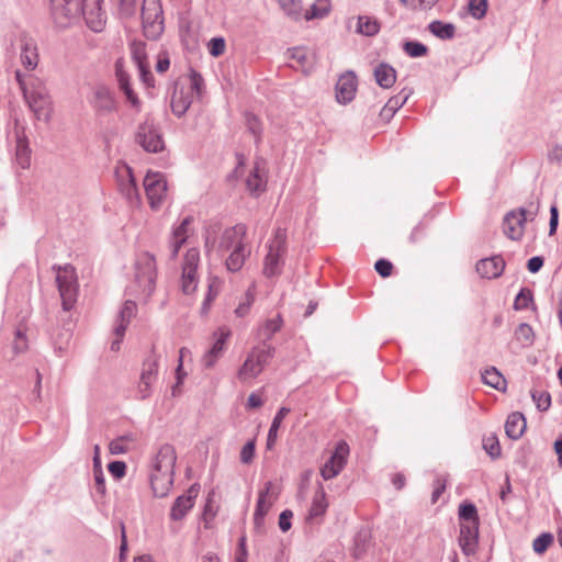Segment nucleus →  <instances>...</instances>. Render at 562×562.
Returning a JSON list of instances; mask_svg holds the SVG:
<instances>
[{
	"label": "nucleus",
	"mask_w": 562,
	"mask_h": 562,
	"mask_svg": "<svg viewBox=\"0 0 562 562\" xmlns=\"http://www.w3.org/2000/svg\"><path fill=\"white\" fill-rule=\"evenodd\" d=\"M206 252L229 251L225 265L228 271H239L251 254V245L247 237V228L243 224L221 228L210 226L205 235Z\"/></svg>",
	"instance_id": "obj_1"
},
{
	"label": "nucleus",
	"mask_w": 562,
	"mask_h": 562,
	"mask_svg": "<svg viewBox=\"0 0 562 562\" xmlns=\"http://www.w3.org/2000/svg\"><path fill=\"white\" fill-rule=\"evenodd\" d=\"M176 461V449L170 445L162 446L157 452L149 475L151 491L156 497H165L170 492Z\"/></svg>",
	"instance_id": "obj_2"
},
{
	"label": "nucleus",
	"mask_w": 562,
	"mask_h": 562,
	"mask_svg": "<svg viewBox=\"0 0 562 562\" xmlns=\"http://www.w3.org/2000/svg\"><path fill=\"white\" fill-rule=\"evenodd\" d=\"M479 515L473 504L463 503L459 506V546L465 555L475 554L479 546Z\"/></svg>",
	"instance_id": "obj_3"
},
{
	"label": "nucleus",
	"mask_w": 562,
	"mask_h": 562,
	"mask_svg": "<svg viewBox=\"0 0 562 562\" xmlns=\"http://www.w3.org/2000/svg\"><path fill=\"white\" fill-rule=\"evenodd\" d=\"M274 356V348L269 344H262L254 347L238 369L236 376L243 384L255 381L269 364Z\"/></svg>",
	"instance_id": "obj_4"
},
{
	"label": "nucleus",
	"mask_w": 562,
	"mask_h": 562,
	"mask_svg": "<svg viewBox=\"0 0 562 562\" xmlns=\"http://www.w3.org/2000/svg\"><path fill=\"white\" fill-rule=\"evenodd\" d=\"M202 83V77L198 74H192L175 83L170 106L177 116H182L188 111L195 97L200 94Z\"/></svg>",
	"instance_id": "obj_5"
},
{
	"label": "nucleus",
	"mask_w": 562,
	"mask_h": 562,
	"mask_svg": "<svg viewBox=\"0 0 562 562\" xmlns=\"http://www.w3.org/2000/svg\"><path fill=\"white\" fill-rule=\"evenodd\" d=\"M55 282L61 300L63 310L71 311L78 299L79 283L76 269L71 265L55 268Z\"/></svg>",
	"instance_id": "obj_6"
},
{
	"label": "nucleus",
	"mask_w": 562,
	"mask_h": 562,
	"mask_svg": "<svg viewBox=\"0 0 562 562\" xmlns=\"http://www.w3.org/2000/svg\"><path fill=\"white\" fill-rule=\"evenodd\" d=\"M134 280L140 295L149 297L155 289L157 277L156 259L149 252H142L137 256L134 266Z\"/></svg>",
	"instance_id": "obj_7"
},
{
	"label": "nucleus",
	"mask_w": 562,
	"mask_h": 562,
	"mask_svg": "<svg viewBox=\"0 0 562 562\" xmlns=\"http://www.w3.org/2000/svg\"><path fill=\"white\" fill-rule=\"evenodd\" d=\"M286 254V234L283 229H277L268 244V254L263 262V274L268 278L281 273Z\"/></svg>",
	"instance_id": "obj_8"
},
{
	"label": "nucleus",
	"mask_w": 562,
	"mask_h": 562,
	"mask_svg": "<svg viewBox=\"0 0 562 562\" xmlns=\"http://www.w3.org/2000/svg\"><path fill=\"white\" fill-rule=\"evenodd\" d=\"M280 494L279 487L271 481L265 483L258 492L256 508L254 512V527L258 532L265 529V518L271 510Z\"/></svg>",
	"instance_id": "obj_9"
},
{
	"label": "nucleus",
	"mask_w": 562,
	"mask_h": 562,
	"mask_svg": "<svg viewBox=\"0 0 562 562\" xmlns=\"http://www.w3.org/2000/svg\"><path fill=\"white\" fill-rule=\"evenodd\" d=\"M200 263V251L198 248H190L186 251L181 263L180 285L184 294H192L198 289Z\"/></svg>",
	"instance_id": "obj_10"
},
{
	"label": "nucleus",
	"mask_w": 562,
	"mask_h": 562,
	"mask_svg": "<svg viewBox=\"0 0 562 562\" xmlns=\"http://www.w3.org/2000/svg\"><path fill=\"white\" fill-rule=\"evenodd\" d=\"M144 33L148 38H157L164 31L160 0H144L142 8Z\"/></svg>",
	"instance_id": "obj_11"
},
{
	"label": "nucleus",
	"mask_w": 562,
	"mask_h": 562,
	"mask_svg": "<svg viewBox=\"0 0 562 562\" xmlns=\"http://www.w3.org/2000/svg\"><path fill=\"white\" fill-rule=\"evenodd\" d=\"M144 189L151 210H158L167 196V182L162 173L148 171Z\"/></svg>",
	"instance_id": "obj_12"
},
{
	"label": "nucleus",
	"mask_w": 562,
	"mask_h": 562,
	"mask_svg": "<svg viewBox=\"0 0 562 562\" xmlns=\"http://www.w3.org/2000/svg\"><path fill=\"white\" fill-rule=\"evenodd\" d=\"M349 457V446L346 441H339L329 459L319 469L321 476L324 480L336 477L345 468Z\"/></svg>",
	"instance_id": "obj_13"
},
{
	"label": "nucleus",
	"mask_w": 562,
	"mask_h": 562,
	"mask_svg": "<svg viewBox=\"0 0 562 562\" xmlns=\"http://www.w3.org/2000/svg\"><path fill=\"white\" fill-rule=\"evenodd\" d=\"M85 0H49L52 14L61 26L67 25L71 20L81 14Z\"/></svg>",
	"instance_id": "obj_14"
},
{
	"label": "nucleus",
	"mask_w": 562,
	"mask_h": 562,
	"mask_svg": "<svg viewBox=\"0 0 562 562\" xmlns=\"http://www.w3.org/2000/svg\"><path fill=\"white\" fill-rule=\"evenodd\" d=\"M90 104L98 115H110L119 110L114 92L105 86H98L93 89Z\"/></svg>",
	"instance_id": "obj_15"
},
{
	"label": "nucleus",
	"mask_w": 562,
	"mask_h": 562,
	"mask_svg": "<svg viewBox=\"0 0 562 562\" xmlns=\"http://www.w3.org/2000/svg\"><path fill=\"white\" fill-rule=\"evenodd\" d=\"M136 138L138 144L146 151L158 153L165 148L161 135L149 119H146L145 122L140 124Z\"/></svg>",
	"instance_id": "obj_16"
},
{
	"label": "nucleus",
	"mask_w": 562,
	"mask_h": 562,
	"mask_svg": "<svg viewBox=\"0 0 562 562\" xmlns=\"http://www.w3.org/2000/svg\"><path fill=\"white\" fill-rule=\"evenodd\" d=\"M115 178L122 194L131 202H139V192L132 168L125 162H119L115 167Z\"/></svg>",
	"instance_id": "obj_17"
},
{
	"label": "nucleus",
	"mask_w": 562,
	"mask_h": 562,
	"mask_svg": "<svg viewBox=\"0 0 562 562\" xmlns=\"http://www.w3.org/2000/svg\"><path fill=\"white\" fill-rule=\"evenodd\" d=\"M527 214L533 218L536 212H527L524 209L509 212L504 218V234L513 239L519 240L525 231V223L527 221Z\"/></svg>",
	"instance_id": "obj_18"
},
{
	"label": "nucleus",
	"mask_w": 562,
	"mask_h": 562,
	"mask_svg": "<svg viewBox=\"0 0 562 562\" xmlns=\"http://www.w3.org/2000/svg\"><path fill=\"white\" fill-rule=\"evenodd\" d=\"M102 0H85L81 14H83L88 27L93 32H102L106 24L105 14L101 8Z\"/></svg>",
	"instance_id": "obj_19"
},
{
	"label": "nucleus",
	"mask_w": 562,
	"mask_h": 562,
	"mask_svg": "<svg viewBox=\"0 0 562 562\" xmlns=\"http://www.w3.org/2000/svg\"><path fill=\"white\" fill-rule=\"evenodd\" d=\"M199 493L200 486L193 484L182 495L178 496L171 507L170 518L181 520L193 508Z\"/></svg>",
	"instance_id": "obj_20"
},
{
	"label": "nucleus",
	"mask_w": 562,
	"mask_h": 562,
	"mask_svg": "<svg viewBox=\"0 0 562 562\" xmlns=\"http://www.w3.org/2000/svg\"><path fill=\"white\" fill-rule=\"evenodd\" d=\"M246 188L252 195H259L266 190L267 171L262 159H257L245 180Z\"/></svg>",
	"instance_id": "obj_21"
},
{
	"label": "nucleus",
	"mask_w": 562,
	"mask_h": 562,
	"mask_svg": "<svg viewBox=\"0 0 562 562\" xmlns=\"http://www.w3.org/2000/svg\"><path fill=\"white\" fill-rule=\"evenodd\" d=\"M231 335L232 331L226 327H221L214 333V342L203 357V363L206 368H212L223 355Z\"/></svg>",
	"instance_id": "obj_22"
},
{
	"label": "nucleus",
	"mask_w": 562,
	"mask_h": 562,
	"mask_svg": "<svg viewBox=\"0 0 562 562\" xmlns=\"http://www.w3.org/2000/svg\"><path fill=\"white\" fill-rule=\"evenodd\" d=\"M358 88V80L352 71L342 74L336 83V99L339 103H348L353 100Z\"/></svg>",
	"instance_id": "obj_23"
},
{
	"label": "nucleus",
	"mask_w": 562,
	"mask_h": 562,
	"mask_svg": "<svg viewBox=\"0 0 562 562\" xmlns=\"http://www.w3.org/2000/svg\"><path fill=\"white\" fill-rule=\"evenodd\" d=\"M136 303L127 300L120 312V324L114 329L115 339L111 344V349L113 351H117L120 349V342L124 337L125 330L130 322L136 315Z\"/></svg>",
	"instance_id": "obj_24"
},
{
	"label": "nucleus",
	"mask_w": 562,
	"mask_h": 562,
	"mask_svg": "<svg viewBox=\"0 0 562 562\" xmlns=\"http://www.w3.org/2000/svg\"><path fill=\"white\" fill-rule=\"evenodd\" d=\"M158 362L156 359L147 360L143 364L140 379L137 387L139 398L145 400L151 393V386L156 381Z\"/></svg>",
	"instance_id": "obj_25"
},
{
	"label": "nucleus",
	"mask_w": 562,
	"mask_h": 562,
	"mask_svg": "<svg viewBox=\"0 0 562 562\" xmlns=\"http://www.w3.org/2000/svg\"><path fill=\"white\" fill-rule=\"evenodd\" d=\"M505 268V261L499 256L481 259L476 263V272L483 279H496L498 278Z\"/></svg>",
	"instance_id": "obj_26"
},
{
	"label": "nucleus",
	"mask_w": 562,
	"mask_h": 562,
	"mask_svg": "<svg viewBox=\"0 0 562 562\" xmlns=\"http://www.w3.org/2000/svg\"><path fill=\"white\" fill-rule=\"evenodd\" d=\"M291 66L303 72H308L314 68L315 56L305 48H294L291 50Z\"/></svg>",
	"instance_id": "obj_27"
},
{
	"label": "nucleus",
	"mask_w": 562,
	"mask_h": 562,
	"mask_svg": "<svg viewBox=\"0 0 562 562\" xmlns=\"http://www.w3.org/2000/svg\"><path fill=\"white\" fill-rule=\"evenodd\" d=\"M527 427L525 416L519 412L512 413L505 423V432L512 439L520 438Z\"/></svg>",
	"instance_id": "obj_28"
},
{
	"label": "nucleus",
	"mask_w": 562,
	"mask_h": 562,
	"mask_svg": "<svg viewBox=\"0 0 562 562\" xmlns=\"http://www.w3.org/2000/svg\"><path fill=\"white\" fill-rule=\"evenodd\" d=\"M192 223L191 217H186L181 224L173 229L172 237L170 239L171 256L177 257L180 248L186 243L189 235V226Z\"/></svg>",
	"instance_id": "obj_29"
},
{
	"label": "nucleus",
	"mask_w": 562,
	"mask_h": 562,
	"mask_svg": "<svg viewBox=\"0 0 562 562\" xmlns=\"http://www.w3.org/2000/svg\"><path fill=\"white\" fill-rule=\"evenodd\" d=\"M328 508V502L326 497V493L323 486H319V488L316 491L311 508L308 510V520H315L317 518H322L326 510Z\"/></svg>",
	"instance_id": "obj_30"
},
{
	"label": "nucleus",
	"mask_w": 562,
	"mask_h": 562,
	"mask_svg": "<svg viewBox=\"0 0 562 562\" xmlns=\"http://www.w3.org/2000/svg\"><path fill=\"white\" fill-rule=\"evenodd\" d=\"M133 57L138 66L140 77H142L144 83L147 85L148 87H151L154 78L148 69L144 46L142 44L134 45Z\"/></svg>",
	"instance_id": "obj_31"
},
{
	"label": "nucleus",
	"mask_w": 562,
	"mask_h": 562,
	"mask_svg": "<svg viewBox=\"0 0 562 562\" xmlns=\"http://www.w3.org/2000/svg\"><path fill=\"white\" fill-rule=\"evenodd\" d=\"M374 77H375L376 83L380 87H382L384 89H389L395 83L396 72H395V69L393 67H391L390 65L380 64L374 69Z\"/></svg>",
	"instance_id": "obj_32"
},
{
	"label": "nucleus",
	"mask_w": 562,
	"mask_h": 562,
	"mask_svg": "<svg viewBox=\"0 0 562 562\" xmlns=\"http://www.w3.org/2000/svg\"><path fill=\"white\" fill-rule=\"evenodd\" d=\"M31 149L29 147L27 139L20 133L16 134V161L23 168L31 166Z\"/></svg>",
	"instance_id": "obj_33"
},
{
	"label": "nucleus",
	"mask_w": 562,
	"mask_h": 562,
	"mask_svg": "<svg viewBox=\"0 0 562 562\" xmlns=\"http://www.w3.org/2000/svg\"><path fill=\"white\" fill-rule=\"evenodd\" d=\"M289 413H290V408L281 407L278 411L277 415L274 416L272 424L270 426L269 432H268V438H267V448L268 449H271L274 446L277 438H278V430L281 426V423Z\"/></svg>",
	"instance_id": "obj_34"
},
{
	"label": "nucleus",
	"mask_w": 562,
	"mask_h": 562,
	"mask_svg": "<svg viewBox=\"0 0 562 562\" xmlns=\"http://www.w3.org/2000/svg\"><path fill=\"white\" fill-rule=\"evenodd\" d=\"M331 9L329 0H316L315 3L308 9L304 18L310 21L313 19H322L326 16Z\"/></svg>",
	"instance_id": "obj_35"
},
{
	"label": "nucleus",
	"mask_w": 562,
	"mask_h": 562,
	"mask_svg": "<svg viewBox=\"0 0 562 562\" xmlns=\"http://www.w3.org/2000/svg\"><path fill=\"white\" fill-rule=\"evenodd\" d=\"M514 337L521 347H529L533 344L535 333L530 325L521 323L515 329Z\"/></svg>",
	"instance_id": "obj_36"
},
{
	"label": "nucleus",
	"mask_w": 562,
	"mask_h": 562,
	"mask_svg": "<svg viewBox=\"0 0 562 562\" xmlns=\"http://www.w3.org/2000/svg\"><path fill=\"white\" fill-rule=\"evenodd\" d=\"M483 382L496 390H504L506 381L504 376L495 369H486L482 374Z\"/></svg>",
	"instance_id": "obj_37"
},
{
	"label": "nucleus",
	"mask_w": 562,
	"mask_h": 562,
	"mask_svg": "<svg viewBox=\"0 0 562 562\" xmlns=\"http://www.w3.org/2000/svg\"><path fill=\"white\" fill-rule=\"evenodd\" d=\"M283 325V319L280 314L274 317L267 319L260 327V335L267 339H270L276 333H278Z\"/></svg>",
	"instance_id": "obj_38"
},
{
	"label": "nucleus",
	"mask_w": 562,
	"mask_h": 562,
	"mask_svg": "<svg viewBox=\"0 0 562 562\" xmlns=\"http://www.w3.org/2000/svg\"><path fill=\"white\" fill-rule=\"evenodd\" d=\"M380 30L379 22L370 16H359L358 32L367 36L375 35Z\"/></svg>",
	"instance_id": "obj_39"
},
{
	"label": "nucleus",
	"mask_w": 562,
	"mask_h": 562,
	"mask_svg": "<svg viewBox=\"0 0 562 562\" xmlns=\"http://www.w3.org/2000/svg\"><path fill=\"white\" fill-rule=\"evenodd\" d=\"M429 31L441 40H449L454 35V26L440 21H434L430 23Z\"/></svg>",
	"instance_id": "obj_40"
},
{
	"label": "nucleus",
	"mask_w": 562,
	"mask_h": 562,
	"mask_svg": "<svg viewBox=\"0 0 562 562\" xmlns=\"http://www.w3.org/2000/svg\"><path fill=\"white\" fill-rule=\"evenodd\" d=\"M255 301V285L248 288L245 299L243 302L238 304V306L235 308L234 313L237 317H244L249 314L250 307Z\"/></svg>",
	"instance_id": "obj_41"
},
{
	"label": "nucleus",
	"mask_w": 562,
	"mask_h": 562,
	"mask_svg": "<svg viewBox=\"0 0 562 562\" xmlns=\"http://www.w3.org/2000/svg\"><path fill=\"white\" fill-rule=\"evenodd\" d=\"M207 293L205 297V304H211L220 294L223 288V280L218 277L211 276L207 279Z\"/></svg>",
	"instance_id": "obj_42"
},
{
	"label": "nucleus",
	"mask_w": 562,
	"mask_h": 562,
	"mask_svg": "<svg viewBox=\"0 0 562 562\" xmlns=\"http://www.w3.org/2000/svg\"><path fill=\"white\" fill-rule=\"evenodd\" d=\"M552 543L553 536L551 533H542L533 540L532 549L537 554H543Z\"/></svg>",
	"instance_id": "obj_43"
},
{
	"label": "nucleus",
	"mask_w": 562,
	"mask_h": 562,
	"mask_svg": "<svg viewBox=\"0 0 562 562\" xmlns=\"http://www.w3.org/2000/svg\"><path fill=\"white\" fill-rule=\"evenodd\" d=\"M483 448L492 457L497 458L501 456V445L497 437L493 434L484 437Z\"/></svg>",
	"instance_id": "obj_44"
},
{
	"label": "nucleus",
	"mask_w": 562,
	"mask_h": 562,
	"mask_svg": "<svg viewBox=\"0 0 562 562\" xmlns=\"http://www.w3.org/2000/svg\"><path fill=\"white\" fill-rule=\"evenodd\" d=\"M52 100L48 97H43L37 91V120L48 119L52 113Z\"/></svg>",
	"instance_id": "obj_45"
},
{
	"label": "nucleus",
	"mask_w": 562,
	"mask_h": 562,
	"mask_svg": "<svg viewBox=\"0 0 562 562\" xmlns=\"http://www.w3.org/2000/svg\"><path fill=\"white\" fill-rule=\"evenodd\" d=\"M131 439L128 437H120L112 440L109 450L112 454H122L128 451Z\"/></svg>",
	"instance_id": "obj_46"
},
{
	"label": "nucleus",
	"mask_w": 562,
	"mask_h": 562,
	"mask_svg": "<svg viewBox=\"0 0 562 562\" xmlns=\"http://www.w3.org/2000/svg\"><path fill=\"white\" fill-rule=\"evenodd\" d=\"M531 302H532L531 291L528 289H521L515 299L514 308L517 311L525 310L529 306V304Z\"/></svg>",
	"instance_id": "obj_47"
},
{
	"label": "nucleus",
	"mask_w": 562,
	"mask_h": 562,
	"mask_svg": "<svg viewBox=\"0 0 562 562\" xmlns=\"http://www.w3.org/2000/svg\"><path fill=\"white\" fill-rule=\"evenodd\" d=\"M469 10L473 18L482 19L487 10V0H470Z\"/></svg>",
	"instance_id": "obj_48"
},
{
	"label": "nucleus",
	"mask_w": 562,
	"mask_h": 562,
	"mask_svg": "<svg viewBox=\"0 0 562 562\" xmlns=\"http://www.w3.org/2000/svg\"><path fill=\"white\" fill-rule=\"evenodd\" d=\"M281 8L291 16L299 18L301 14L300 0H278Z\"/></svg>",
	"instance_id": "obj_49"
},
{
	"label": "nucleus",
	"mask_w": 562,
	"mask_h": 562,
	"mask_svg": "<svg viewBox=\"0 0 562 562\" xmlns=\"http://www.w3.org/2000/svg\"><path fill=\"white\" fill-rule=\"evenodd\" d=\"M404 50L411 57H422L426 55L427 47L417 42H406L404 44Z\"/></svg>",
	"instance_id": "obj_50"
},
{
	"label": "nucleus",
	"mask_w": 562,
	"mask_h": 562,
	"mask_svg": "<svg viewBox=\"0 0 562 562\" xmlns=\"http://www.w3.org/2000/svg\"><path fill=\"white\" fill-rule=\"evenodd\" d=\"M15 77H16V80L19 82L20 89L23 92V95H24V99H25L26 103L29 104V106L31 109H33V105L35 103V94H34V92L33 91H27L25 79H24V77L22 76V74L19 70L15 72Z\"/></svg>",
	"instance_id": "obj_51"
},
{
	"label": "nucleus",
	"mask_w": 562,
	"mask_h": 562,
	"mask_svg": "<svg viewBox=\"0 0 562 562\" xmlns=\"http://www.w3.org/2000/svg\"><path fill=\"white\" fill-rule=\"evenodd\" d=\"M255 440H250L247 443H245L240 451V461L245 464L251 463L255 458Z\"/></svg>",
	"instance_id": "obj_52"
},
{
	"label": "nucleus",
	"mask_w": 562,
	"mask_h": 562,
	"mask_svg": "<svg viewBox=\"0 0 562 562\" xmlns=\"http://www.w3.org/2000/svg\"><path fill=\"white\" fill-rule=\"evenodd\" d=\"M225 41L222 37H215L209 42V52L214 57L223 55L225 52Z\"/></svg>",
	"instance_id": "obj_53"
},
{
	"label": "nucleus",
	"mask_w": 562,
	"mask_h": 562,
	"mask_svg": "<svg viewBox=\"0 0 562 562\" xmlns=\"http://www.w3.org/2000/svg\"><path fill=\"white\" fill-rule=\"evenodd\" d=\"M532 398L537 405V407L544 412L547 409H549L550 405H551V397L548 393L546 392H535L532 393Z\"/></svg>",
	"instance_id": "obj_54"
},
{
	"label": "nucleus",
	"mask_w": 562,
	"mask_h": 562,
	"mask_svg": "<svg viewBox=\"0 0 562 562\" xmlns=\"http://www.w3.org/2000/svg\"><path fill=\"white\" fill-rule=\"evenodd\" d=\"M26 349H27V340L25 337V333L21 328H18V330L15 333V338L13 341V350L15 353H21V352H24Z\"/></svg>",
	"instance_id": "obj_55"
},
{
	"label": "nucleus",
	"mask_w": 562,
	"mask_h": 562,
	"mask_svg": "<svg viewBox=\"0 0 562 562\" xmlns=\"http://www.w3.org/2000/svg\"><path fill=\"white\" fill-rule=\"evenodd\" d=\"M374 269L382 278H387L392 274L393 265L386 259H379L374 265Z\"/></svg>",
	"instance_id": "obj_56"
},
{
	"label": "nucleus",
	"mask_w": 562,
	"mask_h": 562,
	"mask_svg": "<svg viewBox=\"0 0 562 562\" xmlns=\"http://www.w3.org/2000/svg\"><path fill=\"white\" fill-rule=\"evenodd\" d=\"M115 75H116L120 88L130 83L128 82L130 77H128L127 72L124 70V60L123 59L116 60Z\"/></svg>",
	"instance_id": "obj_57"
},
{
	"label": "nucleus",
	"mask_w": 562,
	"mask_h": 562,
	"mask_svg": "<svg viewBox=\"0 0 562 562\" xmlns=\"http://www.w3.org/2000/svg\"><path fill=\"white\" fill-rule=\"evenodd\" d=\"M109 472L115 477L121 479L125 475L126 464L123 461H113L108 465Z\"/></svg>",
	"instance_id": "obj_58"
},
{
	"label": "nucleus",
	"mask_w": 562,
	"mask_h": 562,
	"mask_svg": "<svg viewBox=\"0 0 562 562\" xmlns=\"http://www.w3.org/2000/svg\"><path fill=\"white\" fill-rule=\"evenodd\" d=\"M121 89L123 90V92H124L127 101L131 103V105L134 109H136L137 111H139L140 101H139L138 97L134 93V91L131 89L130 83L121 87Z\"/></svg>",
	"instance_id": "obj_59"
},
{
	"label": "nucleus",
	"mask_w": 562,
	"mask_h": 562,
	"mask_svg": "<svg viewBox=\"0 0 562 562\" xmlns=\"http://www.w3.org/2000/svg\"><path fill=\"white\" fill-rule=\"evenodd\" d=\"M293 517V513L290 509L283 510L279 516V527L285 532L291 528V519Z\"/></svg>",
	"instance_id": "obj_60"
},
{
	"label": "nucleus",
	"mask_w": 562,
	"mask_h": 562,
	"mask_svg": "<svg viewBox=\"0 0 562 562\" xmlns=\"http://www.w3.org/2000/svg\"><path fill=\"white\" fill-rule=\"evenodd\" d=\"M263 403L265 401L261 397V395L259 393L254 392L248 396L246 407L248 409H255L261 407Z\"/></svg>",
	"instance_id": "obj_61"
},
{
	"label": "nucleus",
	"mask_w": 562,
	"mask_h": 562,
	"mask_svg": "<svg viewBox=\"0 0 562 562\" xmlns=\"http://www.w3.org/2000/svg\"><path fill=\"white\" fill-rule=\"evenodd\" d=\"M445 490H446V481L442 479H437L435 482V490L432 492V497H431L432 503H436L438 501V498L440 497V495L443 493Z\"/></svg>",
	"instance_id": "obj_62"
},
{
	"label": "nucleus",
	"mask_w": 562,
	"mask_h": 562,
	"mask_svg": "<svg viewBox=\"0 0 562 562\" xmlns=\"http://www.w3.org/2000/svg\"><path fill=\"white\" fill-rule=\"evenodd\" d=\"M169 65H170V60H169L167 54H159L158 60L156 64V70L158 72L162 74V72L167 71V69L169 68Z\"/></svg>",
	"instance_id": "obj_63"
},
{
	"label": "nucleus",
	"mask_w": 562,
	"mask_h": 562,
	"mask_svg": "<svg viewBox=\"0 0 562 562\" xmlns=\"http://www.w3.org/2000/svg\"><path fill=\"white\" fill-rule=\"evenodd\" d=\"M543 266V259L541 257H532L528 260L527 267L528 270L532 273L538 272Z\"/></svg>",
	"instance_id": "obj_64"
}]
</instances>
